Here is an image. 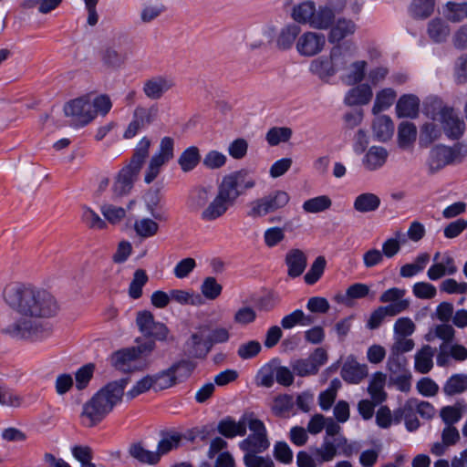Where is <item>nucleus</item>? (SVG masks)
<instances>
[{"mask_svg":"<svg viewBox=\"0 0 467 467\" xmlns=\"http://www.w3.org/2000/svg\"><path fill=\"white\" fill-rule=\"evenodd\" d=\"M2 298L21 316L3 329L5 335L29 341L49 337L52 329L44 319L57 316L60 310L57 300L49 291L29 284L13 282L4 287Z\"/></svg>","mask_w":467,"mask_h":467,"instance_id":"1","label":"nucleus"},{"mask_svg":"<svg viewBox=\"0 0 467 467\" xmlns=\"http://www.w3.org/2000/svg\"><path fill=\"white\" fill-rule=\"evenodd\" d=\"M255 186V181L245 171H237L223 177L216 193L213 196L211 189L200 187L191 195L189 205L199 212L200 219L204 223H213L235 205L244 191Z\"/></svg>","mask_w":467,"mask_h":467,"instance_id":"2","label":"nucleus"},{"mask_svg":"<svg viewBox=\"0 0 467 467\" xmlns=\"http://www.w3.org/2000/svg\"><path fill=\"white\" fill-rule=\"evenodd\" d=\"M127 385L128 379H120L99 389L83 404L79 414L80 424L85 428H93L102 422L122 401Z\"/></svg>","mask_w":467,"mask_h":467,"instance_id":"3","label":"nucleus"},{"mask_svg":"<svg viewBox=\"0 0 467 467\" xmlns=\"http://www.w3.org/2000/svg\"><path fill=\"white\" fill-rule=\"evenodd\" d=\"M150 146V140L148 138L143 137L140 140L130 162L119 171L113 181L111 186L113 198H119L130 192L144 161L149 155Z\"/></svg>","mask_w":467,"mask_h":467,"instance_id":"4","label":"nucleus"},{"mask_svg":"<svg viewBox=\"0 0 467 467\" xmlns=\"http://www.w3.org/2000/svg\"><path fill=\"white\" fill-rule=\"evenodd\" d=\"M406 290L400 287H390L379 296V302L388 304L374 309L367 321V327L370 330L377 329L382 324L386 317H396L410 306V300L405 297Z\"/></svg>","mask_w":467,"mask_h":467,"instance_id":"5","label":"nucleus"},{"mask_svg":"<svg viewBox=\"0 0 467 467\" xmlns=\"http://www.w3.org/2000/svg\"><path fill=\"white\" fill-rule=\"evenodd\" d=\"M344 65V46L336 45L331 47L328 55L312 59L308 66V71L320 81L329 83Z\"/></svg>","mask_w":467,"mask_h":467,"instance_id":"6","label":"nucleus"},{"mask_svg":"<svg viewBox=\"0 0 467 467\" xmlns=\"http://www.w3.org/2000/svg\"><path fill=\"white\" fill-rule=\"evenodd\" d=\"M155 348L153 341H147L138 347L127 348L114 352L110 357L111 365L118 370L130 372L140 369L141 358L150 353Z\"/></svg>","mask_w":467,"mask_h":467,"instance_id":"7","label":"nucleus"},{"mask_svg":"<svg viewBox=\"0 0 467 467\" xmlns=\"http://www.w3.org/2000/svg\"><path fill=\"white\" fill-rule=\"evenodd\" d=\"M290 201L289 194L283 190H275L250 202L247 216L256 219L274 213L285 208Z\"/></svg>","mask_w":467,"mask_h":467,"instance_id":"8","label":"nucleus"},{"mask_svg":"<svg viewBox=\"0 0 467 467\" xmlns=\"http://www.w3.org/2000/svg\"><path fill=\"white\" fill-rule=\"evenodd\" d=\"M247 428L251 434L239 443L240 449L245 451V454L261 453L266 451L270 442L264 422L252 413L250 420H247Z\"/></svg>","mask_w":467,"mask_h":467,"instance_id":"9","label":"nucleus"},{"mask_svg":"<svg viewBox=\"0 0 467 467\" xmlns=\"http://www.w3.org/2000/svg\"><path fill=\"white\" fill-rule=\"evenodd\" d=\"M463 158L462 143H456L452 147L437 145L430 150L428 166L431 172H436L447 165L462 162Z\"/></svg>","mask_w":467,"mask_h":467,"instance_id":"10","label":"nucleus"},{"mask_svg":"<svg viewBox=\"0 0 467 467\" xmlns=\"http://www.w3.org/2000/svg\"><path fill=\"white\" fill-rule=\"evenodd\" d=\"M351 49H356L355 45H344L345 65L339 71L341 81L349 86L360 83L365 78L368 67L365 60H352L349 53Z\"/></svg>","mask_w":467,"mask_h":467,"instance_id":"11","label":"nucleus"},{"mask_svg":"<svg viewBox=\"0 0 467 467\" xmlns=\"http://www.w3.org/2000/svg\"><path fill=\"white\" fill-rule=\"evenodd\" d=\"M159 117V107L156 104L150 106L139 105L134 109L132 119L124 131L125 139L134 138L140 130L152 124Z\"/></svg>","mask_w":467,"mask_h":467,"instance_id":"12","label":"nucleus"},{"mask_svg":"<svg viewBox=\"0 0 467 467\" xmlns=\"http://www.w3.org/2000/svg\"><path fill=\"white\" fill-rule=\"evenodd\" d=\"M327 45L324 34L316 31L300 33L296 42V51L302 57H314L323 52Z\"/></svg>","mask_w":467,"mask_h":467,"instance_id":"13","label":"nucleus"},{"mask_svg":"<svg viewBox=\"0 0 467 467\" xmlns=\"http://www.w3.org/2000/svg\"><path fill=\"white\" fill-rule=\"evenodd\" d=\"M89 94L78 97L68 101L64 111L67 117L71 118L72 121L78 126H85L94 119Z\"/></svg>","mask_w":467,"mask_h":467,"instance_id":"14","label":"nucleus"},{"mask_svg":"<svg viewBox=\"0 0 467 467\" xmlns=\"http://www.w3.org/2000/svg\"><path fill=\"white\" fill-rule=\"evenodd\" d=\"M140 331L146 337H154L158 340H165L169 330L167 327L160 322H155L153 315L150 311L139 312L136 318Z\"/></svg>","mask_w":467,"mask_h":467,"instance_id":"15","label":"nucleus"},{"mask_svg":"<svg viewBox=\"0 0 467 467\" xmlns=\"http://www.w3.org/2000/svg\"><path fill=\"white\" fill-rule=\"evenodd\" d=\"M438 120L450 139H459L465 130L464 121L451 108H442L438 113Z\"/></svg>","mask_w":467,"mask_h":467,"instance_id":"16","label":"nucleus"},{"mask_svg":"<svg viewBox=\"0 0 467 467\" xmlns=\"http://www.w3.org/2000/svg\"><path fill=\"white\" fill-rule=\"evenodd\" d=\"M175 87L174 79L169 76H154L143 83L142 91L151 100H158Z\"/></svg>","mask_w":467,"mask_h":467,"instance_id":"17","label":"nucleus"},{"mask_svg":"<svg viewBox=\"0 0 467 467\" xmlns=\"http://www.w3.org/2000/svg\"><path fill=\"white\" fill-rule=\"evenodd\" d=\"M368 375L367 364L359 363L354 356H348L345 360L341 371V378L349 384H358Z\"/></svg>","mask_w":467,"mask_h":467,"instance_id":"18","label":"nucleus"},{"mask_svg":"<svg viewBox=\"0 0 467 467\" xmlns=\"http://www.w3.org/2000/svg\"><path fill=\"white\" fill-rule=\"evenodd\" d=\"M186 348L191 356L204 358L212 348L207 329L202 327L193 332L186 342Z\"/></svg>","mask_w":467,"mask_h":467,"instance_id":"19","label":"nucleus"},{"mask_svg":"<svg viewBox=\"0 0 467 467\" xmlns=\"http://www.w3.org/2000/svg\"><path fill=\"white\" fill-rule=\"evenodd\" d=\"M327 39L330 44H338L342 40L353 36L357 30L356 23L346 17H340L329 28Z\"/></svg>","mask_w":467,"mask_h":467,"instance_id":"20","label":"nucleus"},{"mask_svg":"<svg viewBox=\"0 0 467 467\" xmlns=\"http://www.w3.org/2000/svg\"><path fill=\"white\" fill-rule=\"evenodd\" d=\"M301 33V27L295 23L282 26L275 37V45L281 51H288L294 46Z\"/></svg>","mask_w":467,"mask_h":467,"instance_id":"21","label":"nucleus"},{"mask_svg":"<svg viewBox=\"0 0 467 467\" xmlns=\"http://www.w3.org/2000/svg\"><path fill=\"white\" fill-rule=\"evenodd\" d=\"M252 412L244 413L238 421L230 418L221 420L218 424V431L224 437L232 439L235 436H244L247 430V420Z\"/></svg>","mask_w":467,"mask_h":467,"instance_id":"22","label":"nucleus"},{"mask_svg":"<svg viewBox=\"0 0 467 467\" xmlns=\"http://www.w3.org/2000/svg\"><path fill=\"white\" fill-rule=\"evenodd\" d=\"M389 158V151L382 146H371L362 158V165L368 171L382 168Z\"/></svg>","mask_w":467,"mask_h":467,"instance_id":"23","label":"nucleus"},{"mask_svg":"<svg viewBox=\"0 0 467 467\" xmlns=\"http://www.w3.org/2000/svg\"><path fill=\"white\" fill-rule=\"evenodd\" d=\"M336 19V10L329 5L316 6L315 15L311 26L317 30H327L331 27Z\"/></svg>","mask_w":467,"mask_h":467,"instance_id":"24","label":"nucleus"},{"mask_svg":"<svg viewBox=\"0 0 467 467\" xmlns=\"http://www.w3.org/2000/svg\"><path fill=\"white\" fill-rule=\"evenodd\" d=\"M287 274L290 277H297L303 274L306 267L307 257L300 249H291L285 254Z\"/></svg>","mask_w":467,"mask_h":467,"instance_id":"25","label":"nucleus"},{"mask_svg":"<svg viewBox=\"0 0 467 467\" xmlns=\"http://www.w3.org/2000/svg\"><path fill=\"white\" fill-rule=\"evenodd\" d=\"M373 97V91L368 84H359L349 89L344 99L348 106L367 105Z\"/></svg>","mask_w":467,"mask_h":467,"instance_id":"26","label":"nucleus"},{"mask_svg":"<svg viewBox=\"0 0 467 467\" xmlns=\"http://www.w3.org/2000/svg\"><path fill=\"white\" fill-rule=\"evenodd\" d=\"M371 129L374 138L383 142L390 140L394 133L393 121L386 115L377 116L373 119Z\"/></svg>","mask_w":467,"mask_h":467,"instance_id":"27","label":"nucleus"},{"mask_svg":"<svg viewBox=\"0 0 467 467\" xmlns=\"http://www.w3.org/2000/svg\"><path fill=\"white\" fill-rule=\"evenodd\" d=\"M457 272V266L454 259L445 254L442 261L434 263L427 271V275L430 280L435 281L446 275H454Z\"/></svg>","mask_w":467,"mask_h":467,"instance_id":"28","label":"nucleus"},{"mask_svg":"<svg viewBox=\"0 0 467 467\" xmlns=\"http://www.w3.org/2000/svg\"><path fill=\"white\" fill-rule=\"evenodd\" d=\"M370 288L368 285L363 283H355L349 285L344 295H337L335 300L345 306H352L353 301L361 299L368 296Z\"/></svg>","mask_w":467,"mask_h":467,"instance_id":"29","label":"nucleus"},{"mask_svg":"<svg viewBox=\"0 0 467 467\" xmlns=\"http://www.w3.org/2000/svg\"><path fill=\"white\" fill-rule=\"evenodd\" d=\"M420 99L415 95L401 96L396 105V112L399 118H415L418 115Z\"/></svg>","mask_w":467,"mask_h":467,"instance_id":"30","label":"nucleus"},{"mask_svg":"<svg viewBox=\"0 0 467 467\" xmlns=\"http://www.w3.org/2000/svg\"><path fill=\"white\" fill-rule=\"evenodd\" d=\"M99 57L103 66L111 70L120 68L126 62V56L112 46L103 47L99 52Z\"/></svg>","mask_w":467,"mask_h":467,"instance_id":"31","label":"nucleus"},{"mask_svg":"<svg viewBox=\"0 0 467 467\" xmlns=\"http://www.w3.org/2000/svg\"><path fill=\"white\" fill-rule=\"evenodd\" d=\"M100 213L108 224L113 226L122 223L127 218L128 209L110 202L100 205Z\"/></svg>","mask_w":467,"mask_h":467,"instance_id":"32","label":"nucleus"},{"mask_svg":"<svg viewBox=\"0 0 467 467\" xmlns=\"http://www.w3.org/2000/svg\"><path fill=\"white\" fill-rule=\"evenodd\" d=\"M434 348L430 345H424L414 356V369L421 374H426L433 368Z\"/></svg>","mask_w":467,"mask_h":467,"instance_id":"33","label":"nucleus"},{"mask_svg":"<svg viewBox=\"0 0 467 467\" xmlns=\"http://www.w3.org/2000/svg\"><path fill=\"white\" fill-rule=\"evenodd\" d=\"M166 11V6L159 0H145L141 4L140 11V21L149 24Z\"/></svg>","mask_w":467,"mask_h":467,"instance_id":"34","label":"nucleus"},{"mask_svg":"<svg viewBox=\"0 0 467 467\" xmlns=\"http://www.w3.org/2000/svg\"><path fill=\"white\" fill-rule=\"evenodd\" d=\"M316 5L312 1H304L296 5L291 13L293 20L298 24L308 25L311 23L315 15Z\"/></svg>","mask_w":467,"mask_h":467,"instance_id":"35","label":"nucleus"},{"mask_svg":"<svg viewBox=\"0 0 467 467\" xmlns=\"http://www.w3.org/2000/svg\"><path fill=\"white\" fill-rule=\"evenodd\" d=\"M385 384V374L379 371L372 375L368 387V392L369 393L374 403L379 404L386 400L387 394L384 390Z\"/></svg>","mask_w":467,"mask_h":467,"instance_id":"36","label":"nucleus"},{"mask_svg":"<svg viewBox=\"0 0 467 467\" xmlns=\"http://www.w3.org/2000/svg\"><path fill=\"white\" fill-rule=\"evenodd\" d=\"M417 138L416 126L409 121H402L398 127V145L400 149H410Z\"/></svg>","mask_w":467,"mask_h":467,"instance_id":"37","label":"nucleus"},{"mask_svg":"<svg viewBox=\"0 0 467 467\" xmlns=\"http://www.w3.org/2000/svg\"><path fill=\"white\" fill-rule=\"evenodd\" d=\"M397 98L396 91L391 88H382L377 92L372 113L378 115L391 107Z\"/></svg>","mask_w":467,"mask_h":467,"instance_id":"38","label":"nucleus"},{"mask_svg":"<svg viewBox=\"0 0 467 467\" xmlns=\"http://www.w3.org/2000/svg\"><path fill=\"white\" fill-rule=\"evenodd\" d=\"M380 204L378 195L371 192L361 193L356 197L353 206L359 213H369L376 211Z\"/></svg>","mask_w":467,"mask_h":467,"instance_id":"39","label":"nucleus"},{"mask_svg":"<svg viewBox=\"0 0 467 467\" xmlns=\"http://www.w3.org/2000/svg\"><path fill=\"white\" fill-rule=\"evenodd\" d=\"M443 16L450 22L460 23L467 17V2H447L442 9Z\"/></svg>","mask_w":467,"mask_h":467,"instance_id":"40","label":"nucleus"},{"mask_svg":"<svg viewBox=\"0 0 467 467\" xmlns=\"http://www.w3.org/2000/svg\"><path fill=\"white\" fill-rule=\"evenodd\" d=\"M171 301L182 306H200L202 304V299L200 295L196 294L191 289H171Z\"/></svg>","mask_w":467,"mask_h":467,"instance_id":"41","label":"nucleus"},{"mask_svg":"<svg viewBox=\"0 0 467 467\" xmlns=\"http://www.w3.org/2000/svg\"><path fill=\"white\" fill-rule=\"evenodd\" d=\"M294 407V399L288 394H280L274 398L271 410L277 417H286Z\"/></svg>","mask_w":467,"mask_h":467,"instance_id":"42","label":"nucleus"},{"mask_svg":"<svg viewBox=\"0 0 467 467\" xmlns=\"http://www.w3.org/2000/svg\"><path fill=\"white\" fill-rule=\"evenodd\" d=\"M465 407L460 402L441 409L440 416L446 426H453L462 418Z\"/></svg>","mask_w":467,"mask_h":467,"instance_id":"43","label":"nucleus"},{"mask_svg":"<svg viewBox=\"0 0 467 467\" xmlns=\"http://www.w3.org/2000/svg\"><path fill=\"white\" fill-rule=\"evenodd\" d=\"M275 360L276 359H273L260 368L255 376V383L257 386L271 388L274 385L275 377Z\"/></svg>","mask_w":467,"mask_h":467,"instance_id":"44","label":"nucleus"},{"mask_svg":"<svg viewBox=\"0 0 467 467\" xmlns=\"http://www.w3.org/2000/svg\"><path fill=\"white\" fill-rule=\"evenodd\" d=\"M201 155L195 146L187 148L179 157L178 162L184 172L192 171L200 162Z\"/></svg>","mask_w":467,"mask_h":467,"instance_id":"45","label":"nucleus"},{"mask_svg":"<svg viewBox=\"0 0 467 467\" xmlns=\"http://www.w3.org/2000/svg\"><path fill=\"white\" fill-rule=\"evenodd\" d=\"M159 229L158 223L150 218H140L134 223V231L141 238H150L156 235Z\"/></svg>","mask_w":467,"mask_h":467,"instance_id":"46","label":"nucleus"},{"mask_svg":"<svg viewBox=\"0 0 467 467\" xmlns=\"http://www.w3.org/2000/svg\"><path fill=\"white\" fill-rule=\"evenodd\" d=\"M81 220L83 223L91 230L102 231L107 229V223L104 217L101 218L100 215L90 207L84 206L82 208Z\"/></svg>","mask_w":467,"mask_h":467,"instance_id":"47","label":"nucleus"},{"mask_svg":"<svg viewBox=\"0 0 467 467\" xmlns=\"http://www.w3.org/2000/svg\"><path fill=\"white\" fill-rule=\"evenodd\" d=\"M332 206V200L327 195H319L304 202L302 208L308 213L325 212Z\"/></svg>","mask_w":467,"mask_h":467,"instance_id":"48","label":"nucleus"},{"mask_svg":"<svg viewBox=\"0 0 467 467\" xmlns=\"http://www.w3.org/2000/svg\"><path fill=\"white\" fill-rule=\"evenodd\" d=\"M313 450V453L318 460L319 466L324 462H328L334 460L337 456V446L331 441L325 439L320 447H316Z\"/></svg>","mask_w":467,"mask_h":467,"instance_id":"49","label":"nucleus"},{"mask_svg":"<svg viewBox=\"0 0 467 467\" xmlns=\"http://www.w3.org/2000/svg\"><path fill=\"white\" fill-rule=\"evenodd\" d=\"M450 27L445 21L441 18L433 19L430 22L428 33L435 42L445 40L450 35Z\"/></svg>","mask_w":467,"mask_h":467,"instance_id":"50","label":"nucleus"},{"mask_svg":"<svg viewBox=\"0 0 467 467\" xmlns=\"http://www.w3.org/2000/svg\"><path fill=\"white\" fill-rule=\"evenodd\" d=\"M151 379L154 391L164 390L177 384L175 381V376L169 368L157 374L151 375Z\"/></svg>","mask_w":467,"mask_h":467,"instance_id":"51","label":"nucleus"},{"mask_svg":"<svg viewBox=\"0 0 467 467\" xmlns=\"http://www.w3.org/2000/svg\"><path fill=\"white\" fill-rule=\"evenodd\" d=\"M341 387V382L339 379H333L329 387L320 393L318 397L319 405L323 410H327L331 408L332 404L334 403L337 390Z\"/></svg>","mask_w":467,"mask_h":467,"instance_id":"52","label":"nucleus"},{"mask_svg":"<svg viewBox=\"0 0 467 467\" xmlns=\"http://www.w3.org/2000/svg\"><path fill=\"white\" fill-rule=\"evenodd\" d=\"M130 453L142 463L156 464L160 461V453L149 451L140 444H133L130 449Z\"/></svg>","mask_w":467,"mask_h":467,"instance_id":"53","label":"nucleus"},{"mask_svg":"<svg viewBox=\"0 0 467 467\" xmlns=\"http://www.w3.org/2000/svg\"><path fill=\"white\" fill-rule=\"evenodd\" d=\"M63 0H24L23 7L31 9L37 8L38 12L47 15L56 10Z\"/></svg>","mask_w":467,"mask_h":467,"instance_id":"54","label":"nucleus"},{"mask_svg":"<svg viewBox=\"0 0 467 467\" xmlns=\"http://www.w3.org/2000/svg\"><path fill=\"white\" fill-rule=\"evenodd\" d=\"M148 281V275L143 269H137L133 274L132 281L129 287V296L138 299L142 296V287Z\"/></svg>","mask_w":467,"mask_h":467,"instance_id":"55","label":"nucleus"},{"mask_svg":"<svg viewBox=\"0 0 467 467\" xmlns=\"http://www.w3.org/2000/svg\"><path fill=\"white\" fill-rule=\"evenodd\" d=\"M89 101L93 109L94 119L98 115L106 116L111 109L112 103L108 95L92 96L89 94Z\"/></svg>","mask_w":467,"mask_h":467,"instance_id":"56","label":"nucleus"},{"mask_svg":"<svg viewBox=\"0 0 467 467\" xmlns=\"http://www.w3.org/2000/svg\"><path fill=\"white\" fill-rule=\"evenodd\" d=\"M292 136V130L287 127H275L270 129L265 136L266 141L271 146H275L280 142H286Z\"/></svg>","mask_w":467,"mask_h":467,"instance_id":"57","label":"nucleus"},{"mask_svg":"<svg viewBox=\"0 0 467 467\" xmlns=\"http://www.w3.org/2000/svg\"><path fill=\"white\" fill-rule=\"evenodd\" d=\"M467 389V376L453 375L443 387V391L450 396L459 394Z\"/></svg>","mask_w":467,"mask_h":467,"instance_id":"58","label":"nucleus"},{"mask_svg":"<svg viewBox=\"0 0 467 467\" xmlns=\"http://www.w3.org/2000/svg\"><path fill=\"white\" fill-rule=\"evenodd\" d=\"M202 295L208 300H214L222 293L223 286L213 276L204 278L201 285Z\"/></svg>","mask_w":467,"mask_h":467,"instance_id":"59","label":"nucleus"},{"mask_svg":"<svg viewBox=\"0 0 467 467\" xmlns=\"http://www.w3.org/2000/svg\"><path fill=\"white\" fill-rule=\"evenodd\" d=\"M416 410L417 412L426 419H431L434 415V407L428 401H420L417 399H410L404 405V410Z\"/></svg>","mask_w":467,"mask_h":467,"instance_id":"60","label":"nucleus"},{"mask_svg":"<svg viewBox=\"0 0 467 467\" xmlns=\"http://www.w3.org/2000/svg\"><path fill=\"white\" fill-rule=\"evenodd\" d=\"M170 370L175 376V381L180 382L189 378L195 368V364L189 360H182L171 366Z\"/></svg>","mask_w":467,"mask_h":467,"instance_id":"61","label":"nucleus"},{"mask_svg":"<svg viewBox=\"0 0 467 467\" xmlns=\"http://www.w3.org/2000/svg\"><path fill=\"white\" fill-rule=\"evenodd\" d=\"M161 196L159 190H150L144 198L145 205L148 212L153 216L155 220H166L161 213H156L155 211L161 203Z\"/></svg>","mask_w":467,"mask_h":467,"instance_id":"62","label":"nucleus"},{"mask_svg":"<svg viewBox=\"0 0 467 467\" xmlns=\"http://www.w3.org/2000/svg\"><path fill=\"white\" fill-rule=\"evenodd\" d=\"M264 243L268 248H273L281 244L285 238V230L278 226L267 228L264 232Z\"/></svg>","mask_w":467,"mask_h":467,"instance_id":"63","label":"nucleus"},{"mask_svg":"<svg viewBox=\"0 0 467 467\" xmlns=\"http://www.w3.org/2000/svg\"><path fill=\"white\" fill-rule=\"evenodd\" d=\"M416 330L415 323L407 317L398 318L393 326L395 337H410Z\"/></svg>","mask_w":467,"mask_h":467,"instance_id":"64","label":"nucleus"}]
</instances>
